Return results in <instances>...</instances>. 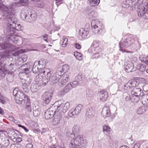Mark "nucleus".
I'll return each instance as SVG.
<instances>
[{
    "instance_id": "nucleus-2",
    "label": "nucleus",
    "mask_w": 148,
    "mask_h": 148,
    "mask_svg": "<svg viewBox=\"0 0 148 148\" xmlns=\"http://www.w3.org/2000/svg\"><path fill=\"white\" fill-rule=\"evenodd\" d=\"M53 106L55 111L54 112V115L53 123L54 125L58 124L62 117L61 112L59 111L63 107V105L60 100L56 102L53 105Z\"/></svg>"
},
{
    "instance_id": "nucleus-52",
    "label": "nucleus",
    "mask_w": 148,
    "mask_h": 148,
    "mask_svg": "<svg viewBox=\"0 0 148 148\" xmlns=\"http://www.w3.org/2000/svg\"><path fill=\"white\" fill-rule=\"evenodd\" d=\"M142 17L145 19H148V11L147 10Z\"/></svg>"
},
{
    "instance_id": "nucleus-64",
    "label": "nucleus",
    "mask_w": 148,
    "mask_h": 148,
    "mask_svg": "<svg viewBox=\"0 0 148 148\" xmlns=\"http://www.w3.org/2000/svg\"><path fill=\"white\" fill-rule=\"evenodd\" d=\"M51 148H60V147L56 145H53L51 147Z\"/></svg>"
},
{
    "instance_id": "nucleus-8",
    "label": "nucleus",
    "mask_w": 148,
    "mask_h": 148,
    "mask_svg": "<svg viewBox=\"0 0 148 148\" xmlns=\"http://www.w3.org/2000/svg\"><path fill=\"white\" fill-rule=\"evenodd\" d=\"M69 66L67 65L60 66L57 69V71L53 74V76H54L55 75H55V78H57L58 79H59L62 75V72L63 71L64 72H67L69 70Z\"/></svg>"
},
{
    "instance_id": "nucleus-36",
    "label": "nucleus",
    "mask_w": 148,
    "mask_h": 148,
    "mask_svg": "<svg viewBox=\"0 0 148 148\" xmlns=\"http://www.w3.org/2000/svg\"><path fill=\"white\" fill-rule=\"evenodd\" d=\"M49 81V79L46 78L45 77H43L41 79V86H45L47 83L48 81Z\"/></svg>"
},
{
    "instance_id": "nucleus-42",
    "label": "nucleus",
    "mask_w": 148,
    "mask_h": 148,
    "mask_svg": "<svg viewBox=\"0 0 148 148\" xmlns=\"http://www.w3.org/2000/svg\"><path fill=\"white\" fill-rule=\"evenodd\" d=\"M7 53L5 51L2 53L0 52V60H3L5 59L8 56Z\"/></svg>"
},
{
    "instance_id": "nucleus-61",
    "label": "nucleus",
    "mask_w": 148,
    "mask_h": 148,
    "mask_svg": "<svg viewBox=\"0 0 148 148\" xmlns=\"http://www.w3.org/2000/svg\"><path fill=\"white\" fill-rule=\"evenodd\" d=\"M75 47L77 49H80L81 48V46L79 44L75 43Z\"/></svg>"
},
{
    "instance_id": "nucleus-17",
    "label": "nucleus",
    "mask_w": 148,
    "mask_h": 148,
    "mask_svg": "<svg viewBox=\"0 0 148 148\" xmlns=\"http://www.w3.org/2000/svg\"><path fill=\"white\" fill-rule=\"evenodd\" d=\"M108 95V92L106 91H101L99 93L98 100L104 101L107 99Z\"/></svg>"
},
{
    "instance_id": "nucleus-55",
    "label": "nucleus",
    "mask_w": 148,
    "mask_h": 148,
    "mask_svg": "<svg viewBox=\"0 0 148 148\" xmlns=\"http://www.w3.org/2000/svg\"><path fill=\"white\" fill-rule=\"evenodd\" d=\"M82 74L81 73L79 74L78 75L76 76L75 79L76 80H81L82 78Z\"/></svg>"
},
{
    "instance_id": "nucleus-39",
    "label": "nucleus",
    "mask_w": 148,
    "mask_h": 148,
    "mask_svg": "<svg viewBox=\"0 0 148 148\" xmlns=\"http://www.w3.org/2000/svg\"><path fill=\"white\" fill-rule=\"evenodd\" d=\"M31 81L32 80L30 77H27L23 81H22V83L23 84H24L25 83V84L27 85H29Z\"/></svg>"
},
{
    "instance_id": "nucleus-51",
    "label": "nucleus",
    "mask_w": 148,
    "mask_h": 148,
    "mask_svg": "<svg viewBox=\"0 0 148 148\" xmlns=\"http://www.w3.org/2000/svg\"><path fill=\"white\" fill-rule=\"evenodd\" d=\"M46 70H47V69H46V70L45 71V73L47 72V76H45V77H46V78L47 79V78H48V79H49V80H50V79L51 78V76L52 74V72L51 71H49L48 72H47V71Z\"/></svg>"
},
{
    "instance_id": "nucleus-19",
    "label": "nucleus",
    "mask_w": 148,
    "mask_h": 148,
    "mask_svg": "<svg viewBox=\"0 0 148 148\" xmlns=\"http://www.w3.org/2000/svg\"><path fill=\"white\" fill-rule=\"evenodd\" d=\"M72 88V85L71 83L68 84L61 91L60 95L63 96L65 94L69 92Z\"/></svg>"
},
{
    "instance_id": "nucleus-7",
    "label": "nucleus",
    "mask_w": 148,
    "mask_h": 148,
    "mask_svg": "<svg viewBox=\"0 0 148 148\" xmlns=\"http://www.w3.org/2000/svg\"><path fill=\"white\" fill-rule=\"evenodd\" d=\"M68 136H69V142L71 141L72 140H74V143L77 145H80L81 146V143L83 141L82 136V135H78L76 136L75 135L71 133H68Z\"/></svg>"
},
{
    "instance_id": "nucleus-13",
    "label": "nucleus",
    "mask_w": 148,
    "mask_h": 148,
    "mask_svg": "<svg viewBox=\"0 0 148 148\" xmlns=\"http://www.w3.org/2000/svg\"><path fill=\"white\" fill-rule=\"evenodd\" d=\"M52 93L49 92H47L44 93L42 96L43 103L46 104H48L52 99Z\"/></svg>"
},
{
    "instance_id": "nucleus-6",
    "label": "nucleus",
    "mask_w": 148,
    "mask_h": 148,
    "mask_svg": "<svg viewBox=\"0 0 148 148\" xmlns=\"http://www.w3.org/2000/svg\"><path fill=\"white\" fill-rule=\"evenodd\" d=\"M83 108V106L81 104H79L75 107L73 110H71L68 113L67 118L69 117L75 118L77 117L79 114L81 110Z\"/></svg>"
},
{
    "instance_id": "nucleus-5",
    "label": "nucleus",
    "mask_w": 148,
    "mask_h": 148,
    "mask_svg": "<svg viewBox=\"0 0 148 148\" xmlns=\"http://www.w3.org/2000/svg\"><path fill=\"white\" fill-rule=\"evenodd\" d=\"M132 101L134 103H136L140 100V96H142L143 93L141 89L137 87H134L131 92Z\"/></svg>"
},
{
    "instance_id": "nucleus-26",
    "label": "nucleus",
    "mask_w": 148,
    "mask_h": 148,
    "mask_svg": "<svg viewBox=\"0 0 148 148\" xmlns=\"http://www.w3.org/2000/svg\"><path fill=\"white\" fill-rule=\"evenodd\" d=\"M25 102L26 103L25 108V111L28 113L31 112L32 111V108L30 99Z\"/></svg>"
},
{
    "instance_id": "nucleus-21",
    "label": "nucleus",
    "mask_w": 148,
    "mask_h": 148,
    "mask_svg": "<svg viewBox=\"0 0 148 148\" xmlns=\"http://www.w3.org/2000/svg\"><path fill=\"white\" fill-rule=\"evenodd\" d=\"M55 113L50 109L47 110L45 113V118L46 119H49L52 118Z\"/></svg>"
},
{
    "instance_id": "nucleus-24",
    "label": "nucleus",
    "mask_w": 148,
    "mask_h": 148,
    "mask_svg": "<svg viewBox=\"0 0 148 148\" xmlns=\"http://www.w3.org/2000/svg\"><path fill=\"white\" fill-rule=\"evenodd\" d=\"M63 105V107L61 108L62 112L63 113L66 112L68 111L70 108V104L69 102H67L65 103L64 104L62 103V101H60Z\"/></svg>"
},
{
    "instance_id": "nucleus-33",
    "label": "nucleus",
    "mask_w": 148,
    "mask_h": 148,
    "mask_svg": "<svg viewBox=\"0 0 148 148\" xmlns=\"http://www.w3.org/2000/svg\"><path fill=\"white\" fill-rule=\"evenodd\" d=\"M73 134L75 135L79 133V127L77 125H74L72 128Z\"/></svg>"
},
{
    "instance_id": "nucleus-1",
    "label": "nucleus",
    "mask_w": 148,
    "mask_h": 148,
    "mask_svg": "<svg viewBox=\"0 0 148 148\" xmlns=\"http://www.w3.org/2000/svg\"><path fill=\"white\" fill-rule=\"evenodd\" d=\"M14 12L10 16L6 15L5 18L7 19L9 23L10 24V27L7 28L8 35L10 36L11 37L14 35V33L15 30H21V26L19 24H16L17 19L12 16V15L13 14Z\"/></svg>"
},
{
    "instance_id": "nucleus-58",
    "label": "nucleus",
    "mask_w": 148,
    "mask_h": 148,
    "mask_svg": "<svg viewBox=\"0 0 148 148\" xmlns=\"http://www.w3.org/2000/svg\"><path fill=\"white\" fill-rule=\"evenodd\" d=\"M18 126L19 127H22L23 129L26 132H27L28 131V130L26 128V127H25L24 126H23L21 125H18Z\"/></svg>"
},
{
    "instance_id": "nucleus-25",
    "label": "nucleus",
    "mask_w": 148,
    "mask_h": 148,
    "mask_svg": "<svg viewBox=\"0 0 148 148\" xmlns=\"http://www.w3.org/2000/svg\"><path fill=\"white\" fill-rule=\"evenodd\" d=\"M73 141L74 140H72L69 142V148H83L80 145L75 144Z\"/></svg>"
},
{
    "instance_id": "nucleus-38",
    "label": "nucleus",
    "mask_w": 148,
    "mask_h": 148,
    "mask_svg": "<svg viewBox=\"0 0 148 148\" xmlns=\"http://www.w3.org/2000/svg\"><path fill=\"white\" fill-rule=\"evenodd\" d=\"M32 15H30L28 19H27V21L32 22L35 21L36 18V15L35 14H32Z\"/></svg>"
},
{
    "instance_id": "nucleus-49",
    "label": "nucleus",
    "mask_w": 148,
    "mask_h": 148,
    "mask_svg": "<svg viewBox=\"0 0 148 148\" xmlns=\"http://www.w3.org/2000/svg\"><path fill=\"white\" fill-rule=\"evenodd\" d=\"M30 88L31 90L33 92H36L38 90V89L36 88V85L34 84L32 85L30 87Z\"/></svg>"
},
{
    "instance_id": "nucleus-31",
    "label": "nucleus",
    "mask_w": 148,
    "mask_h": 148,
    "mask_svg": "<svg viewBox=\"0 0 148 148\" xmlns=\"http://www.w3.org/2000/svg\"><path fill=\"white\" fill-rule=\"evenodd\" d=\"M97 15L96 12L92 11L90 12L88 14L87 17L90 19H93L97 17Z\"/></svg>"
},
{
    "instance_id": "nucleus-22",
    "label": "nucleus",
    "mask_w": 148,
    "mask_h": 148,
    "mask_svg": "<svg viewBox=\"0 0 148 148\" xmlns=\"http://www.w3.org/2000/svg\"><path fill=\"white\" fill-rule=\"evenodd\" d=\"M95 115V111L91 108L86 109V116L89 119L93 118Z\"/></svg>"
},
{
    "instance_id": "nucleus-34",
    "label": "nucleus",
    "mask_w": 148,
    "mask_h": 148,
    "mask_svg": "<svg viewBox=\"0 0 148 148\" xmlns=\"http://www.w3.org/2000/svg\"><path fill=\"white\" fill-rule=\"evenodd\" d=\"M88 1L92 6L97 5L100 2V0H88Z\"/></svg>"
},
{
    "instance_id": "nucleus-48",
    "label": "nucleus",
    "mask_w": 148,
    "mask_h": 148,
    "mask_svg": "<svg viewBox=\"0 0 148 148\" xmlns=\"http://www.w3.org/2000/svg\"><path fill=\"white\" fill-rule=\"evenodd\" d=\"M63 41L62 45L63 47H65L67 45L68 39L64 37H63Z\"/></svg>"
},
{
    "instance_id": "nucleus-53",
    "label": "nucleus",
    "mask_w": 148,
    "mask_h": 148,
    "mask_svg": "<svg viewBox=\"0 0 148 148\" xmlns=\"http://www.w3.org/2000/svg\"><path fill=\"white\" fill-rule=\"evenodd\" d=\"M92 45L94 47H97L99 46V43L96 41H94L92 43Z\"/></svg>"
},
{
    "instance_id": "nucleus-57",
    "label": "nucleus",
    "mask_w": 148,
    "mask_h": 148,
    "mask_svg": "<svg viewBox=\"0 0 148 148\" xmlns=\"http://www.w3.org/2000/svg\"><path fill=\"white\" fill-rule=\"evenodd\" d=\"M4 144L5 146H8L10 144V142L9 140L8 139L5 140L4 141Z\"/></svg>"
},
{
    "instance_id": "nucleus-15",
    "label": "nucleus",
    "mask_w": 148,
    "mask_h": 148,
    "mask_svg": "<svg viewBox=\"0 0 148 148\" xmlns=\"http://www.w3.org/2000/svg\"><path fill=\"white\" fill-rule=\"evenodd\" d=\"M32 71L34 73H38L39 72L41 73L43 72L44 74H45V70H43L41 67L38 66L37 62H34L33 65Z\"/></svg>"
},
{
    "instance_id": "nucleus-62",
    "label": "nucleus",
    "mask_w": 148,
    "mask_h": 148,
    "mask_svg": "<svg viewBox=\"0 0 148 148\" xmlns=\"http://www.w3.org/2000/svg\"><path fill=\"white\" fill-rule=\"evenodd\" d=\"M26 148H33V145L32 144H28L26 145Z\"/></svg>"
},
{
    "instance_id": "nucleus-50",
    "label": "nucleus",
    "mask_w": 148,
    "mask_h": 148,
    "mask_svg": "<svg viewBox=\"0 0 148 148\" xmlns=\"http://www.w3.org/2000/svg\"><path fill=\"white\" fill-rule=\"evenodd\" d=\"M146 67L145 65H141L138 67V69L141 72H143L145 70Z\"/></svg>"
},
{
    "instance_id": "nucleus-30",
    "label": "nucleus",
    "mask_w": 148,
    "mask_h": 148,
    "mask_svg": "<svg viewBox=\"0 0 148 148\" xmlns=\"http://www.w3.org/2000/svg\"><path fill=\"white\" fill-rule=\"evenodd\" d=\"M33 113L34 115L35 116H38L40 113V109L38 106L36 108V106L33 108Z\"/></svg>"
},
{
    "instance_id": "nucleus-47",
    "label": "nucleus",
    "mask_w": 148,
    "mask_h": 148,
    "mask_svg": "<svg viewBox=\"0 0 148 148\" xmlns=\"http://www.w3.org/2000/svg\"><path fill=\"white\" fill-rule=\"evenodd\" d=\"M7 98L4 97L2 95H0V100L1 102L3 104H5L6 103L7 100Z\"/></svg>"
},
{
    "instance_id": "nucleus-59",
    "label": "nucleus",
    "mask_w": 148,
    "mask_h": 148,
    "mask_svg": "<svg viewBox=\"0 0 148 148\" xmlns=\"http://www.w3.org/2000/svg\"><path fill=\"white\" fill-rule=\"evenodd\" d=\"M57 6L61 4L63 1V0H55Z\"/></svg>"
},
{
    "instance_id": "nucleus-40",
    "label": "nucleus",
    "mask_w": 148,
    "mask_h": 148,
    "mask_svg": "<svg viewBox=\"0 0 148 148\" xmlns=\"http://www.w3.org/2000/svg\"><path fill=\"white\" fill-rule=\"evenodd\" d=\"M18 3L24 6H27L29 4L28 0H19Z\"/></svg>"
},
{
    "instance_id": "nucleus-20",
    "label": "nucleus",
    "mask_w": 148,
    "mask_h": 148,
    "mask_svg": "<svg viewBox=\"0 0 148 148\" xmlns=\"http://www.w3.org/2000/svg\"><path fill=\"white\" fill-rule=\"evenodd\" d=\"M101 114L104 117L109 116L110 115L109 107L107 106L104 107L102 109Z\"/></svg>"
},
{
    "instance_id": "nucleus-63",
    "label": "nucleus",
    "mask_w": 148,
    "mask_h": 148,
    "mask_svg": "<svg viewBox=\"0 0 148 148\" xmlns=\"http://www.w3.org/2000/svg\"><path fill=\"white\" fill-rule=\"evenodd\" d=\"M140 147V145L138 143H136L134 145L133 148H139Z\"/></svg>"
},
{
    "instance_id": "nucleus-14",
    "label": "nucleus",
    "mask_w": 148,
    "mask_h": 148,
    "mask_svg": "<svg viewBox=\"0 0 148 148\" xmlns=\"http://www.w3.org/2000/svg\"><path fill=\"white\" fill-rule=\"evenodd\" d=\"M12 45L9 42H5L3 43H0V50H5V51L6 53H8L11 50Z\"/></svg>"
},
{
    "instance_id": "nucleus-3",
    "label": "nucleus",
    "mask_w": 148,
    "mask_h": 148,
    "mask_svg": "<svg viewBox=\"0 0 148 148\" xmlns=\"http://www.w3.org/2000/svg\"><path fill=\"white\" fill-rule=\"evenodd\" d=\"M13 94L15 98L16 102L18 104H21L24 101L25 102L28 101L29 99L23 92L18 90V88H15L13 90Z\"/></svg>"
},
{
    "instance_id": "nucleus-18",
    "label": "nucleus",
    "mask_w": 148,
    "mask_h": 148,
    "mask_svg": "<svg viewBox=\"0 0 148 148\" xmlns=\"http://www.w3.org/2000/svg\"><path fill=\"white\" fill-rule=\"evenodd\" d=\"M136 69V68H134V63L132 62H129L125 68V71L128 73L135 71Z\"/></svg>"
},
{
    "instance_id": "nucleus-16",
    "label": "nucleus",
    "mask_w": 148,
    "mask_h": 148,
    "mask_svg": "<svg viewBox=\"0 0 148 148\" xmlns=\"http://www.w3.org/2000/svg\"><path fill=\"white\" fill-rule=\"evenodd\" d=\"M69 75L66 74H65L62 78L59 81L58 84L60 86H63L69 81Z\"/></svg>"
},
{
    "instance_id": "nucleus-54",
    "label": "nucleus",
    "mask_w": 148,
    "mask_h": 148,
    "mask_svg": "<svg viewBox=\"0 0 148 148\" xmlns=\"http://www.w3.org/2000/svg\"><path fill=\"white\" fill-rule=\"evenodd\" d=\"M79 84V82L78 81H75L72 82V86L73 88H75Z\"/></svg>"
},
{
    "instance_id": "nucleus-37",
    "label": "nucleus",
    "mask_w": 148,
    "mask_h": 148,
    "mask_svg": "<svg viewBox=\"0 0 148 148\" xmlns=\"http://www.w3.org/2000/svg\"><path fill=\"white\" fill-rule=\"evenodd\" d=\"M143 0H131V1H132V5H134L135 6L139 5H141L142 3V2Z\"/></svg>"
},
{
    "instance_id": "nucleus-4",
    "label": "nucleus",
    "mask_w": 148,
    "mask_h": 148,
    "mask_svg": "<svg viewBox=\"0 0 148 148\" xmlns=\"http://www.w3.org/2000/svg\"><path fill=\"white\" fill-rule=\"evenodd\" d=\"M1 0H0V10L3 11V13L5 15L10 16L13 13L14 8L16 5V3H14L8 6L2 4Z\"/></svg>"
},
{
    "instance_id": "nucleus-35",
    "label": "nucleus",
    "mask_w": 148,
    "mask_h": 148,
    "mask_svg": "<svg viewBox=\"0 0 148 148\" xmlns=\"http://www.w3.org/2000/svg\"><path fill=\"white\" fill-rule=\"evenodd\" d=\"M146 110L145 106H142L139 107L137 110V113L139 114H142Z\"/></svg>"
},
{
    "instance_id": "nucleus-41",
    "label": "nucleus",
    "mask_w": 148,
    "mask_h": 148,
    "mask_svg": "<svg viewBox=\"0 0 148 148\" xmlns=\"http://www.w3.org/2000/svg\"><path fill=\"white\" fill-rule=\"evenodd\" d=\"M55 75L54 76H53L51 77L50 82V84L51 85H53L55 84L56 83L58 82L59 79H58L57 78H55Z\"/></svg>"
},
{
    "instance_id": "nucleus-9",
    "label": "nucleus",
    "mask_w": 148,
    "mask_h": 148,
    "mask_svg": "<svg viewBox=\"0 0 148 148\" xmlns=\"http://www.w3.org/2000/svg\"><path fill=\"white\" fill-rule=\"evenodd\" d=\"M137 7V12L138 16L139 17H142L147 10L148 8V3H145L144 4L140 5Z\"/></svg>"
},
{
    "instance_id": "nucleus-46",
    "label": "nucleus",
    "mask_w": 148,
    "mask_h": 148,
    "mask_svg": "<svg viewBox=\"0 0 148 148\" xmlns=\"http://www.w3.org/2000/svg\"><path fill=\"white\" fill-rule=\"evenodd\" d=\"M26 65V64L23 65L21 66V69L23 68L22 70H23V74L24 75L26 74V73H28V72H29L30 69H28L27 68H24V67Z\"/></svg>"
},
{
    "instance_id": "nucleus-60",
    "label": "nucleus",
    "mask_w": 148,
    "mask_h": 148,
    "mask_svg": "<svg viewBox=\"0 0 148 148\" xmlns=\"http://www.w3.org/2000/svg\"><path fill=\"white\" fill-rule=\"evenodd\" d=\"M48 36V35L47 34H45L44 35L42 36L41 37L45 41L47 42V38Z\"/></svg>"
},
{
    "instance_id": "nucleus-11",
    "label": "nucleus",
    "mask_w": 148,
    "mask_h": 148,
    "mask_svg": "<svg viewBox=\"0 0 148 148\" xmlns=\"http://www.w3.org/2000/svg\"><path fill=\"white\" fill-rule=\"evenodd\" d=\"M134 42V40L132 38L129 37L123 42L119 43L120 48H127L130 46Z\"/></svg>"
},
{
    "instance_id": "nucleus-56",
    "label": "nucleus",
    "mask_w": 148,
    "mask_h": 148,
    "mask_svg": "<svg viewBox=\"0 0 148 148\" xmlns=\"http://www.w3.org/2000/svg\"><path fill=\"white\" fill-rule=\"evenodd\" d=\"M38 6L40 8H43L44 6V4L42 2H39L38 3Z\"/></svg>"
},
{
    "instance_id": "nucleus-32",
    "label": "nucleus",
    "mask_w": 148,
    "mask_h": 148,
    "mask_svg": "<svg viewBox=\"0 0 148 148\" xmlns=\"http://www.w3.org/2000/svg\"><path fill=\"white\" fill-rule=\"evenodd\" d=\"M34 12V11L31 10L30 9L27 10H26L25 14V20L27 21V19H28L29 18V17L30 15H32V12Z\"/></svg>"
},
{
    "instance_id": "nucleus-29",
    "label": "nucleus",
    "mask_w": 148,
    "mask_h": 148,
    "mask_svg": "<svg viewBox=\"0 0 148 148\" xmlns=\"http://www.w3.org/2000/svg\"><path fill=\"white\" fill-rule=\"evenodd\" d=\"M38 66L41 67L42 70H44L45 66L46 64V60H45L42 59H41L40 61L38 62Z\"/></svg>"
},
{
    "instance_id": "nucleus-12",
    "label": "nucleus",
    "mask_w": 148,
    "mask_h": 148,
    "mask_svg": "<svg viewBox=\"0 0 148 148\" xmlns=\"http://www.w3.org/2000/svg\"><path fill=\"white\" fill-rule=\"evenodd\" d=\"M138 85L137 82L134 80H131L129 81L124 86V88L125 90H128L130 89L132 90L134 87H137Z\"/></svg>"
},
{
    "instance_id": "nucleus-10",
    "label": "nucleus",
    "mask_w": 148,
    "mask_h": 148,
    "mask_svg": "<svg viewBox=\"0 0 148 148\" xmlns=\"http://www.w3.org/2000/svg\"><path fill=\"white\" fill-rule=\"evenodd\" d=\"M100 24H101L99 23V21L98 20H93L91 23V26L93 28L92 30L95 34H98L101 32L102 29L99 27L101 26Z\"/></svg>"
},
{
    "instance_id": "nucleus-23",
    "label": "nucleus",
    "mask_w": 148,
    "mask_h": 148,
    "mask_svg": "<svg viewBox=\"0 0 148 148\" xmlns=\"http://www.w3.org/2000/svg\"><path fill=\"white\" fill-rule=\"evenodd\" d=\"M89 33L88 30H86L83 28L80 29L79 31V36H81L83 38H85L87 37Z\"/></svg>"
},
{
    "instance_id": "nucleus-28",
    "label": "nucleus",
    "mask_w": 148,
    "mask_h": 148,
    "mask_svg": "<svg viewBox=\"0 0 148 148\" xmlns=\"http://www.w3.org/2000/svg\"><path fill=\"white\" fill-rule=\"evenodd\" d=\"M139 59L142 62L148 65V56L142 55L140 56Z\"/></svg>"
},
{
    "instance_id": "nucleus-43",
    "label": "nucleus",
    "mask_w": 148,
    "mask_h": 148,
    "mask_svg": "<svg viewBox=\"0 0 148 148\" xmlns=\"http://www.w3.org/2000/svg\"><path fill=\"white\" fill-rule=\"evenodd\" d=\"M111 128L110 127L107 125H103V131H106L107 133H110L111 132Z\"/></svg>"
},
{
    "instance_id": "nucleus-27",
    "label": "nucleus",
    "mask_w": 148,
    "mask_h": 148,
    "mask_svg": "<svg viewBox=\"0 0 148 148\" xmlns=\"http://www.w3.org/2000/svg\"><path fill=\"white\" fill-rule=\"evenodd\" d=\"M86 97L87 99L90 100H91L94 98V95L92 91L88 90L86 92Z\"/></svg>"
},
{
    "instance_id": "nucleus-45",
    "label": "nucleus",
    "mask_w": 148,
    "mask_h": 148,
    "mask_svg": "<svg viewBox=\"0 0 148 148\" xmlns=\"http://www.w3.org/2000/svg\"><path fill=\"white\" fill-rule=\"evenodd\" d=\"M40 75L38 74L36 77L35 81L36 83V84H39L41 86V78H40Z\"/></svg>"
},
{
    "instance_id": "nucleus-44",
    "label": "nucleus",
    "mask_w": 148,
    "mask_h": 148,
    "mask_svg": "<svg viewBox=\"0 0 148 148\" xmlns=\"http://www.w3.org/2000/svg\"><path fill=\"white\" fill-rule=\"evenodd\" d=\"M29 85H27L25 84H23L22 85V88H23L24 92L26 93H28L29 91Z\"/></svg>"
}]
</instances>
